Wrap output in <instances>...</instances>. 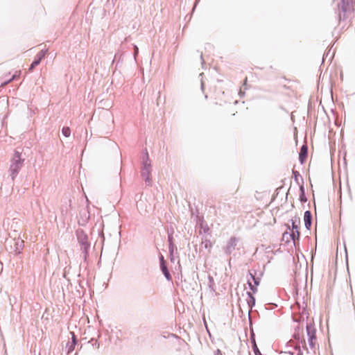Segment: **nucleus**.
Wrapping results in <instances>:
<instances>
[{"label":"nucleus","instance_id":"nucleus-7","mask_svg":"<svg viewBox=\"0 0 355 355\" xmlns=\"http://www.w3.org/2000/svg\"><path fill=\"white\" fill-rule=\"evenodd\" d=\"M160 267H161V270H162V272L164 273L165 277L168 280H171V276L170 272L168 270V268H167V267L166 266L165 261L164 259V257L163 256H162L161 258H160Z\"/></svg>","mask_w":355,"mask_h":355},{"label":"nucleus","instance_id":"nucleus-12","mask_svg":"<svg viewBox=\"0 0 355 355\" xmlns=\"http://www.w3.org/2000/svg\"><path fill=\"white\" fill-rule=\"evenodd\" d=\"M248 295L250 297V300L248 301V304L250 306H253L255 303L254 297H253L252 294H251L250 292H248Z\"/></svg>","mask_w":355,"mask_h":355},{"label":"nucleus","instance_id":"nucleus-3","mask_svg":"<svg viewBox=\"0 0 355 355\" xmlns=\"http://www.w3.org/2000/svg\"><path fill=\"white\" fill-rule=\"evenodd\" d=\"M306 331L307 336L309 345L311 347H314L316 343V336H315V329L312 324H308L306 325Z\"/></svg>","mask_w":355,"mask_h":355},{"label":"nucleus","instance_id":"nucleus-1","mask_svg":"<svg viewBox=\"0 0 355 355\" xmlns=\"http://www.w3.org/2000/svg\"><path fill=\"white\" fill-rule=\"evenodd\" d=\"M24 160L25 158L22 155V150L20 148H16L10 161L11 163L9 168L12 181H14L15 178L17 176L19 171L23 166Z\"/></svg>","mask_w":355,"mask_h":355},{"label":"nucleus","instance_id":"nucleus-17","mask_svg":"<svg viewBox=\"0 0 355 355\" xmlns=\"http://www.w3.org/2000/svg\"><path fill=\"white\" fill-rule=\"evenodd\" d=\"M135 54L137 55L138 53V48H137V46H135Z\"/></svg>","mask_w":355,"mask_h":355},{"label":"nucleus","instance_id":"nucleus-5","mask_svg":"<svg viewBox=\"0 0 355 355\" xmlns=\"http://www.w3.org/2000/svg\"><path fill=\"white\" fill-rule=\"evenodd\" d=\"M43 58H44V49L40 50L39 53L37 54L34 60L30 65L28 71H32L35 67L40 64Z\"/></svg>","mask_w":355,"mask_h":355},{"label":"nucleus","instance_id":"nucleus-8","mask_svg":"<svg viewBox=\"0 0 355 355\" xmlns=\"http://www.w3.org/2000/svg\"><path fill=\"white\" fill-rule=\"evenodd\" d=\"M307 154H308V148L306 145H303L301 147L300 152L299 154V159L302 164H303L306 158H307Z\"/></svg>","mask_w":355,"mask_h":355},{"label":"nucleus","instance_id":"nucleus-14","mask_svg":"<svg viewBox=\"0 0 355 355\" xmlns=\"http://www.w3.org/2000/svg\"><path fill=\"white\" fill-rule=\"evenodd\" d=\"M301 191H302V196L300 197V200L301 201H304L305 202L306 200V199L305 198V196H304V191H303V188L301 187Z\"/></svg>","mask_w":355,"mask_h":355},{"label":"nucleus","instance_id":"nucleus-9","mask_svg":"<svg viewBox=\"0 0 355 355\" xmlns=\"http://www.w3.org/2000/svg\"><path fill=\"white\" fill-rule=\"evenodd\" d=\"M304 220L305 226L307 229H309L311 225V214L309 211H306L304 213Z\"/></svg>","mask_w":355,"mask_h":355},{"label":"nucleus","instance_id":"nucleus-18","mask_svg":"<svg viewBox=\"0 0 355 355\" xmlns=\"http://www.w3.org/2000/svg\"><path fill=\"white\" fill-rule=\"evenodd\" d=\"M255 354H256V355H261L258 349L257 351H255Z\"/></svg>","mask_w":355,"mask_h":355},{"label":"nucleus","instance_id":"nucleus-2","mask_svg":"<svg viewBox=\"0 0 355 355\" xmlns=\"http://www.w3.org/2000/svg\"><path fill=\"white\" fill-rule=\"evenodd\" d=\"M24 246V242L20 238L12 239L6 241V248L10 253L18 255L21 253Z\"/></svg>","mask_w":355,"mask_h":355},{"label":"nucleus","instance_id":"nucleus-11","mask_svg":"<svg viewBox=\"0 0 355 355\" xmlns=\"http://www.w3.org/2000/svg\"><path fill=\"white\" fill-rule=\"evenodd\" d=\"M19 73H20V71H16V73L12 76V78L10 79L5 81L3 83H2V85H6L12 80H15L17 78V77L19 75Z\"/></svg>","mask_w":355,"mask_h":355},{"label":"nucleus","instance_id":"nucleus-16","mask_svg":"<svg viewBox=\"0 0 355 355\" xmlns=\"http://www.w3.org/2000/svg\"><path fill=\"white\" fill-rule=\"evenodd\" d=\"M205 247L206 248H211V243L209 241H207V242L205 243Z\"/></svg>","mask_w":355,"mask_h":355},{"label":"nucleus","instance_id":"nucleus-15","mask_svg":"<svg viewBox=\"0 0 355 355\" xmlns=\"http://www.w3.org/2000/svg\"><path fill=\"white\" fill-rule=\"evenodd\" d=\"M172 239H173L172 236H168V241H169L170 245H171L170 249H171V252H173V243H172Z\"/></svg>","mask_w":355,"mask_h":355},{"label":"nucleus","instance_id":"nucleus-4","mask_svg":"<svg viewBox=\"0 0 355 355\" xmlns=\"http://www.w3.org/2000/svg\"><path fill=\"white\" fill-rule=\"evenodd\" d=\"M300 218L297 220H293L292 222V232L291 234V236L294 242L295 243V241H298L300 236V232L299 230V226L298 224H300Z\"/></svg>","mask_w":355,"mask_h":355},{"label":"nucleus","instance_id":"nucleus-13","mask_svg":"<svg viewBox=\"0 0 355 355\" xmlns=\"http://www.w3.org/2000/svg\"><path fill=\"white\" fill-rule=\"evenodd\" d=\"M72 336H72L73 343H72L71 347L69 349V351H72L74 348V345H76V336L73 334H72Z\"/></svg>","mask_w":355,"mask_h":355},{"label":"nucleus","instance_id":"nucleus-10","mask_svg":"<svg viewBox=\"0 0 355 355\" xmlns=\"http://www.w3.org/2000/svg\"><path fill=\"white\" fill-rule=\"evenodd\" d=\"M62 132L64 137H69L71 135V130L69 127H63Z\"/></svg>","mask_w":355,"mask_h":355},{"label":"nucleus","instance_id":"nucleus-6","mask_svg":"<svg viewBox=\"0 0 355 355\" xmlns=\"http://www.w3.org/2000/svg\"><path fill=\"white\" fill-rule=\"evenodd\" d=\"M250 278L252 279V281L250 279H248V284L252 291L253 293H255L257 291V286L259 284V279L255 278L254 275L250 273Z\"/></svg>","mask_w":355,"mask_h":355}]
</instances>
